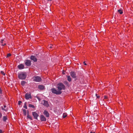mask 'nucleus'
I'll use <instances>...</instances> for the list:
<instances>
[{
  "mask_svg": "<svg viewBox=\"0 0 133 133\" xmlns=\"http://www.w3.org/2000/svg\"><path fill=\"white\" fill-rule=\"evenodd\" d=\"M30 59L33 60L34 62H36L37 61V59L36 57L33 55H32L30 57Z\"/></svg>",
  "mask_w": 133,
  "mask_h": 133,
  "instance_id": "8",
  "label": "nucleus"
},
{
  "mask_svg": "<svg viewBox=\"0 0 133 133\" xmlns=\"http://www.w3.org/2000/svg\"><path fill=\"white\" fill-rule=\"evenodd\" d=\"M28 113L29 112L28 111L27 112V117L28 118H29L31 120H32V119L31 117L29 115Z\"/></svg>",
  "mask_w": 133,
  "mask_h": 133,
  "instance_id": "16",
  "label": "nucleus"
},
{
  "mask_svg": "<svg viewBox=\"0 0 133 133\" xmlns=\"http://www.w3.org/2000/svg\"><path fill=\"white\" fill-rule=\"evenodd\" d=\"M57 88L58 90H57L55 88H53L51 89V91L52 93L56 95L61 94L62 93L61 90L62 89L64 90L65 89V87L62 83H58L57 85Z\"/></svg>",
  "mask_w": 133,
  "mask_h": 133,
  "instance_id": "1",
  "label": "nucleus"
},
{
  "mask_svg": "<svg viewBox=\"0 0 133 133\" xmlns=\"http://www.w3.org/2000/svg\"><path fill=\"white\" fill-rule=\"evenodd\" d=\"M2 90L1 88L0 87V94H2Z\"/></svg>",
  "mask_w": 133,
  "mask_h": 133,
  "instance_id": "27",
  "label": "nucleus"
},
{
  "mask_svg": "<svg viewBox=\"0 0 133 133\" xmlns=\"http://www.w3.org/2000/svg\"><path fill=\"white\" fill-rule=\"evenodd\" d=\"M4 108H5L6 107V106L5 105H4Z\"/></svg>",
  "mask_w": 133,
  "mask_h": 133,
  "instance_id": "37",
  "label": "nucleus"
},
{
  "mask_svg": "<svg viewBox=\"0 0 133 133\" xmlns=\"http://www.w3.org/2000/svg\"><path fill=\"white\" fill-rule=\"evenodd\" d=\"M118 11L121 14H122L123 13L122 10V9L118 10Z\"/></svg>",
  "mask_w": 133,
  "mask_h": 133,
  "instance_id": "17",
  "label": "nucleus"
},
{
  "mask_svg": "<svg viewBox=\"0 0 133 133\" xmlns=\"http://www.w3.org/2000/svg\"><path fill=\"white\" fill-rule=\"evenodd\" d=\"M8 119V117L6 116H3V117L2 120L4 122H6L7 120Z\"/></svg>",
  "mask_w": 133,
  "mask_h": 133,
  "instance_id": "14",
  "label": "nucleus"
},
{
  "mask_svg": "<svg viewBox=\"0 0 133 133\" xmlns=\"http://www.w3.org/2000/svg\"><path fill=\"white\" fill-rule=\"evenodd\" d=\"M32 114L34 118L36 119H37V117L38 116L37 114L35 112H32Z\"/></svg>",
  "mask_w": 133,
  "mask_h": 133,
  "instance_id": "7",
  "label": "nucleus"
},
{
  "mask_svg": "<svg viewBox=\"0 0 133 133\" xmlns=\"http://www.w3.org/2000/svg\"><path fill=\"white\" fill-rule=\"evenodd\" d=\"M25 98L26 99H28L29 98H31V97L30 94L26 93L25 95Z\"/></svg>",
  "mask_w": 133,
  "mask_h": 133,
  "instance_id": "9",
  "label": "nucleus"
},
{
  "mask_svg": "<svg viewBox=\"0 0 133 133\" xmlns=\"http://www.w3.org/2000/svg\"><path fill=\"white\" fill-rule=\"evenodd\" d=\"M2 131L0 129V133H2Z\"/></svg>",
  "mask_w": 133,
  "mask_h": 133,
  "instance_id": "34",
  "label": "nucleus"
},
{
  "mask_svg": "<svg viewBox=\"0 0 133 133\" xmlns=\"http://www.w3.org/2000/svg\"><path fill=\"white\" fill-rule=\"evenodd\" d=\"M18 69H22L24 68V66L22 64H21L18 66Z\"/></svg>",
  "mask_w": 133,
  "mask_h": 133,
  "instance_id": "12",
  "label": "nucleus"
},
{
  "mask_svg": "<svg viewBox=\"0 0 133 133\" xmlns=\"http://www.w3.org/2000/svg\"><path fill=\"white\" fill-rule=\"evenodd\" d=\"M38 88L40 90H42L44 89V87L42 85H40L38 86Z\"/></svg>",
  "mask_w": 133,
  "mask_h": 133,
  "instance_id": "13",
  "label": "nucleus"
},
{
  "mask_svg": "<svg viewBox=\"0 0 133 133\" xmlns=\"http://www.w3.org/2000/svg\"><path fill=\"white\" fill-rule=\"evenodd\" d=\"M63 118H64L66 117L67 116V115L66 113H63Z\"/></svg>",
  "mask_w": 133,
  "mask_h": 133,
  "instance_id": "21",
  "label": "nucleus"
},
{
  "mask_svg": "<svg viewBox=\"0 0 133 133\" xmlns=\"http://www.w3.org/2000/svg\"><path fill=\"white\" fill-rule=\"evenodd\" d=\"M49 48H52V46H49Z\"/></svg>",
  "mask_w": 133,
  "mask_h": 133,
  "instance_id": "39",
  "label": "nucleus"
},
{
  "mask_svg": "<svg viewBox=\"0 0 133 133\" xmlns=\"http://www.w3.org/2000/svg\"><path fill=\"white\" fill-rule=\"evenodd\" d=\"M107 98V96H104V99H106Z\"/></svg>",
  "mask_w": 133,
  "mask_h": 133,
  "instance_id": "33",
  "label": "nucleus"
},
{
  "mask_svg": "<svg viewBox=\"0 0 133 133\" xmlns=\"http://www.w3.org/2000/svg\"><path fill=\"white\" fill-rule=\"evenodd\" d=\"M34 81L36 82H39L42 80L41 78L39 76H36L33 77Z\"/></svg>",
  "mask_w": 133,
  "mask_h": 133,
  "instance_id": "3",
  "label": "nucleus"
},
{
  "mask_svg": "<svg viewBox=\"0 0 133 133\" xmlns=\"http://www.w3.org/2000/svg\"><path fill=\"white\" fill-rule=\"evenodd\" d=\"M44 114L46 117H49V112L46 110H44L43 112Z\"/></svg>",
  "mask_w": 133,
  "mask_h": 133,
  "instance_id": "10",
  "label": "nucleus"
},
{
  "mask_svg": "<svg viewBox=\"0 0 133 133\" xmlns=\"http://www.w3.org/2000/svg\"><path fill=\"white\" fill-rule=\"evenodd\" d=\"M29 107L30 108H34V106L32 104H29Z\"/></svg>",
  "mask_w": 133,
  "mask_h": 133,
  "instance_id": "22",
  "label": "nucleus"
},
{
  "mask_svg": "<svg viewBox=\"0 0 133 133\" xmlns=\"http://www.w3.org/2000/svg\"><path fill=\"white\" fill-rule=\"evenodd\" d=\"M1 73L3 75H5V73L3 71H1Z\"/></svg>",
  "mask_w": 133,
  "mask_h": 133,
  "instance_id": "25",
  "label": "nucleus"
},
{
  "mask_svg": "<svg viewBox=\"0 0 133 133\" xmlns=\"http://www.w3.org/2000/svg\"><path fill=\"white\" fill-rule=\"evenodd\" d=\"M22 103V102L21 101H18V105H20Z\"/></svg>",
  "mask_w": 133,
  "mask_h": 133,
  "instance_id": "28",
  "label": "nucleus"
},
{
  "mask_svg": "<svg viewBox=\"0 0 133 133\" xmlns=\"http://www.w3.org/2000/svg\"><path fill=\"white\" fill-rule=\"evenodd\" d=\"M5 45H6V44H5V43L4 44H1V45H2V46H4Z\"/></svg>",
  "mask_w": 133,
  "mask_h": 133,
  "instance_id": "31",
  "label": "nucleus"
},
{
  "mask_svg": "<svg viewBox=\"0 0 133 133\" xmlns=\"http://www.w3.org/2000/svg\"><path fill=\"white\" fill-rule=\"evenodd\" d=\"M67 77L68 80L69 82H71V79L70 76H67Z\"/></svg>",
  "mask_w": 133,
  "mask_h": 133,
  "instance_id": "15",
  "label": "nucleus"
},
{
  "mask_svg": "<svg viewBox=\"0 0 133 133\" xmlns=\"http://www.w3.org/2000/svg\"><path fill=\"white\" fill-rule=\"evenodd\" d=\"M11 54H7V57H8L11 56Z\"/></svg>",
  "mask_w": 133,
  "mask_h": 133,
  "instance_id": "26",
  "label": "nucleus"
},
{
  "mask_svg": "<svg viewBox=\"0 0 133 133\" xmlns=\"http://www.w3.org/2000/svg\"><path fill=\"white\" fill-rule=\"evenodd\" d=\"M96 96L97 97V98H99V96H97V94H95Z\"/></svg>",
  "mask_w": 133,
  "mask_h": 133,
  "instance_id": "29",
  "label": "nucleus"
},
{
  "mask_svg": "<svg viewBox=\"0 0 133 133\" xmlns=\"http://www.w3.org/2000/svg\"><path fill=\"white\" fill-rule=\"evenodd\" d=\"M23 107L26 109H27V107L26 106V103L25 102L24 103V105L23 106Z\"/></svg>",
  "mask_w": 133,
  "mask_h": 133,
  "instance_id": "20",
  "label": "nucleus"
},
{
  "mask_svg": "<svg viewBox=\"0 0 133 133\" xmlns=\"http://www.w3.org/2000/svg\"><path fill=\"white\" fill-rule=\"evenodd\" d=\"M1 108H2V110H4L5 111H7V109H5L4 108H3V107H2Z\"/></svg>",
  "mask_w": 133,
  "mask_h": 133,
  "instance_id": "23",
  "label": "nucleus"
},
{
  "mask_svg": "<svg viewBox=\"0 0 133 133\" xmlns=\"http://www.w3.org/2000/svg\"><path fill=\"white\" fill-rule=\"evenodd\" d=\"M132 118H133V116H132Z\"/></svg>",
  "mask_w": 133,
  "mask_h": 133,
  "instance_id": "41",
  "label": "nucleus"
},
{
  "mask_svg": "<svg viewBox=\"0 0 133 133\" xmlns=\"http://www.w3.org/2000/svg\"><path fill=\"white\" fill-rule=\"evenodd\" d=\"M52 0H48V1H51Z\"/></svg>",
  "mask_w": 133,
  "mask_h": 133,
  "instance_id": "40",
  "label": "nucleus"
},
{
  "mask_svg": "<svg viewBox=\"0 0 133 133\" xmlns=\"http://www.w3.org/2000/svg\"><path fill=\"white\" fill-rule=\"evenodd\" d=\"M26 72H22L18 74V77L19 79H24L26 77Z\"/></svg>",
  "mask_w": 133,
  "mask_h": 133,
  "instance_id": "2",
  "label": "nucleus"
},
{
  "mask_svg": "<svg viewBox=\"0 0 133 133\" xmlns=\"http://www.w3.org/2000/svg\"><path fill=\"white\" fill-rule=\"evenodd\" d=\"M41 121H45L46 120V118L43 115H41Z\"/></svg>",
  "mask_w": 133,
  "mask_h": 133,
  "instance_id": "11",
  "label": "nucleus"
},
{
  "mask_svg": "<svg viewBox=\"0 0 133 133\" xmlns=\"http://www.w3.org/2000/svg\"><path fill=\"white\" fill-rule=\"evenodd\" d=\"M70 75L73 78H76V73L74 71H72L70 72Z\"/></svg>",
  "mask_w": 133,
  "mask_h": 133,
  "instance_id": "4",
  "label": "nucleus"
},
{
  "mask_svg": "<svg viewBox=\"0 0 133 133\" xmlns=\"http://www.w3.org/2000/svg\"><path fill=\"white\" fill-rule=\"evenodd\" d=\"M1 96L0 95V99H1V100L2 99V97H1Z\"/></svg>",
  "mask_w": 133,
  "mask_h": 133,
  "instance_id": "35",
  "label": "nucleus"
},
{
  "mask_svg": "<svg viewBox=\"0 0 133 133\" xmlns=\"http://www.w3.org/2000/svg\"><path fill=\"white\" fill-rule=\"evenodd\" d=\"M2 113H1L0 112V119L2 118Z\"/></svg>",
  "mask_w": 133,
  "mask_h": 133,
  "instance_id": "24",
  "label": "nucleus"
},
{
  "mask_svg": "<svg viewBox=\"0 0 133 133\" xmlns=\"http://www.w3.org/2000/svg\"><path fill=\"white\" fill-rule=\"evenodd\" d=\"M4 41L3 39H2L1 40V42L2 43V44H3V41Z\"/></svg>",
  "mask_w": 133,
  "mask_h": 133,
  "instance_id": "30",
  "label": "nucleus"
},
{
  "mask_svg": "<svg viewBox=\"0 0 133 133\" xmlns=\"http://www.w3.org/2000/svg\"><path fill=\"white\" fill-rule=\"evenodd\" d=\"M26 83L24 81H22L21 82V84L22 86H24Z\"/></svg>",
  "mask_w": 133,
  "mask_h": 133,
  "instance_id": "18",
  "label": "nucleus"
},
{
  "mask_svg": "<svg viewBox=\"0 0 133 133\" xmlns=\"http://www.w3.org/2000/svg\"><path fill=\"white\" fill-rule=\"evenodd\" d=\"M83 63L85 65H87V64L85 63V61Z\"/></svg>",
  "mask_w": 133,
  "mask_h": 133,
  "instance_id": "32",
  "label": "nucleus"
},
{
  "mask_svg": "<svg viewBox=\"0 0 133 133\" xmlns=\"http://www.w3.org/2000/svg\"><path fill=\"white\" fill-rule=\"evenodd\" d=\"M65 84H66L67 85H68V82H65Z\"/></svg>",
  "mask_w": 133,
  "mask_h": 133,
  "instance_id": "36",
  "label": "nucleus"
},
{
  "mask_svg": "<svg viewBox=\"0 0 133 133\" xmlns=\"http://www.w3.org/2000/svg\"><path fill=\"white\" fill-rule=\"evenodd\" d=\"M90 133H95V132H93L92 131H91Z\"/></svg>",
  "mask_w": 133,
  "mask_h": 133,
  "instance_id": "38",
  "label": "nucleus"
},
{
  "mask_svg": "<svg viewBox=\"0 0 133 133\" xmlns=\"http://www.w3.org/2000/svg\"><path fill=\"white\" fill-rule=\"evenodd\" d=\"M23 111V114L25 116H26V110L24 109H22Z\"/></svg>",
  "mask_w": 133,
  "mask_h": 133,
  "instance_id": "19",
  "label": "nucleus"
},
{
  "mask_svg": "<svg viewBox=\"0 0 133 133\" xmlns=\"http://www.w3.org/2000/svg\"><path fill=\"white\" fill-rule=\"evenodd\" d=\"M42 103L44 106L46 107H48L49 106V104H48L47 101H46L45 100H43L42 102Z\"/></svg>",
  "mask_w": 133,
  "mask_h": 133,
  "instance_id": "6",
  "label": "nucleus"
},
{
  "mask_svg": "<svg viewBox=\"0 0 133 133\" xmlns=\"http://www.w3.org/2000/svg\"><path fill=\"white\" fill-rule=\"evenodd\" d=\"M63 74H64V73H63Z\"/></svg>",
  "mask_w": 133,
  "mask_h": 133,
  "instance_id": "42",
  "label": "nucleus"
},
{
  "mask_svg": "<svg viewBox=\"0 0 133 133\" xmlns=\"http://www.w3.org/2000/svg\"><path fill=\"white\" fill-rule=\"evenodd\" d=\"M26 65L27 66H30L31 65V61L30 60H27L25 61Z\"/></svg>",
  "mask_w": 133,
  "mask_h": 133,
  "instance_id": "5",
  "label": "nucleus"
},
{
  "mask_svg": "<svg viewBox=\"0 0 133 133\" xmlns=\"http://www.w3.org/2000/svg\"><path fill=\"white\" fill-rule=\"evenodd\" d=\"M95 37H96V36H95Z\"/></svg>",
  "mask_w": 133,
  "mask_h": 133,
  "instance_id": "43",
  "label": "nucleus"
}]
</instances>
